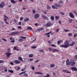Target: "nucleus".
<instances>
[{
	"label": "nucleus",
	"instance_id": "f257e3e1",
	"mask_svg": "<svg viewBox=\"0 0 77 77\" xmlns=\"http://www.w3.org/2000/svg\"><path fill=\"white\" fill-rule=\"evenodd\" d=\"M75 62L74 61V60H71L70 61L66 63V65H71V66H74L75 64Z\"/></svg>",
	"mask_w": 77,
	"mask_h": 77
},
{
	"label": "nucleus",
	"instance_id": "f03ea898",
	"mask_svg": "<svg viewBox=\"0 0 77 77\" xmlns=\"http://www.w3.org/2000/svg\"><path fill=\"white\" fill-rule=\"evenodd\" d=\"M18 34H20V32H19L15 31L11 32V33L9 34V35H18Z\"/></svg>",
	"mask_w": 77,
	"mask_h": 77
},
{
	"label": "nucleus",
	"instance_id": "7ed1b4c3",
	"mask_svg": "<svg viewBox=\"0 0 77 77\" xmlns=\"http://www.w3.org/2000/svg\"><path fill=\"white\" fill-rule=\"evenodd\" d=\"M5 3L4 2H1V4H0V8H3V7L5 6Z\"/></svg>",
	"mask_w": 77,
	"mask_h": 77
},
{
	"label": "nucleus",
	"instance_id": "20e7f679",
	"mask_svg": "<svg viewBox=\"0 0 77 77\" xmlns=\"http://www.w3.org/2000/svg\"><path fill=\"white\" fill-rule=\"evenodd\" d=\"M5 54L7 56V57L9 58V57H10V56H11V55H12V53L7 52Z\"/></svg>",
	"mask_w": 77,
	"mask_h": 77
},
{
	"label": "nucleus",
	"instance_id": "39448f33",
	"mask_svg": "<svg viewBox=\"0 0 77 77\" xmlns=\"http://www.w3.org/2000/svg\"><path fill=\"white\" fill-rule=\"evenodd\" d=\"M34 17L35 19H37V18H38V17H39V14H36L34 15Z\"/></svg>",
	"mask_w": 77,
	"mask_h": 77
},
{
	"label": "nucleus",
	"instance_id": "423d86ee",
	"mask_svg": "<svg viewBox=\"0 0 77 77\" xmlns=\"http://www.w3.org/2000/svg\"><path fill=\"white\" fill-rule=\"evenodd\" d=\"M42 17L43 18H44L45 20H48L49 19L48 17H46L45 15H43L42 16Z\"/></svg>",
	"mask_w": 77,
	"mask_h": 77
},
{
	"label": "nucleus",
	"instance_id": "0eeeda50",
	"mask_svg": "<svg viewBox=\"0 0 77 77\" xmlns=\"http://www.w3.org/2000/svg\"><path fill=\"white\" fill-rule=\"evenodd\" d=\"M71 69L72 71H77V68L75 67H72L71 68Z\"/></svg>",
	"mask_w": 77,
	"mask_h": 77
},
{
	"label": "nucleus",
	"instance_id": "6e6552de",
	"mask_svg": "<svg viewBox=\"0 0 77 77\" xmlns=\"http://www.w3.org/2000/svg\"><path fill=\"white\" fill-rule=\"evenodd\" d=\"M14 61V63H16V64H19L20 63H21V62H20V61L18 60H15Z\"/></svg>",
	"mask_w": 77,
	"mask_h": 77
},
{
	"label": "nucleus",
	"instance_id": "1a4fd4ad",
	"mask_svg": "<svg viewBox=\"0 0 77 77\" xmlns=\"http://www.w3.org/2000/svg\"><path fill=\"white\" fill-rule=\"evenodd\" d=\"M69 16L71 17V18H74V15H73V14L72 13V12H70L69 14Z\"/></svg>",
	"mask_w": 77,
	"mask_h": 77
},
{
	"label": "nucleus",
	"instance_id": "9d476101",
	"mask_svg": "<svg viewBox=\"0 0 77 77\" xmlns=\"http://www.w3.org/2000/svg\"><path fill=\"white\" fill-rule=\"evenodd\" d=\"M64 44L67 45V48H68V47H69V42H68V41H66L64 43Z\"/></svg>",
	"mask_w": 77,
	"mask_h": 77
},
{
	"label": "nucleus",
	"instance_id": "9b49d317",
	"mask_svg": "<svg viewBox=\"0 0 77 77\" xmlns=\"http://www.w3.org/2000/svg\"><path fill=\"white\" fill-rule=\"evenodd\" d=\"M63 72H66V73H69V74L71 73V72L68 71L67 70H62Z\"/></svg>",
	"mask_w": 77,
	"mask_h": 77
},
{
	"label": "nucleus",
	"instance_id": "f8f14e48",
	"mask_svg": "<svg viewBox=\"0 0 77 77\" xmlns=\"http://www.w3.org/2000/svg\"><path fill=\"white\" fill-rule=\"evenodd\" d=\"M75 42H72L71 44H70L69 45V47H72L75 44Z\"/></svg>",
	"mask_w": 77,
	"mask_h": 77
},
{
	"label": "nucleus",
	"instance_id": "ddd939ff",
	"mask_svg": "<svg viewBox=\"0 0 77 77\" xmlns=\"http://www.w3.org/2000/svg\"><path fill=\"white\" fill-rule=\"evenodd\" d=\"M60 47H64L65 48H66L68 47L67 45H60Z\"/></svg>",
	"mask_w": 77,
	"mask_h": 77
},
{
	"label": "nucleus",
	"instance_id": "4468645a",
	"mask_svg": "<svg viewBox=\"0 0 77 77\" xmlns=\"http://www.w3.org/2000/svg\"><path fill=\"white\" fill-rule=\"evenodd\" d=\"M13 4H15L16 3H17V1H14V0H11L10 1Z\"/></svg>",
	"mask_w": 77,
	"mask_h": 77
},
{
	"label": "nucleus",
	"instance_id": "2eb2a0df",
	"mask_svg": "<svg viewBox=\"0 0 77 77\" xmlns=\"http://www.w3.org/2000/svg\"><path fill=\"white\" fill-rule=\"evenodd\" d=\"M35 74H38V75L43 74V73H41V72H35Z\"/></svg>",
	"mask_w": 77,
	"mask_h": 77
},
{
	"label": "nucleus",
	"instance_id": "dca6fc26",
	"mask_svg": "<svg viewBox=\"0 0 77 77\" xmlns=\"http://www.w3.org/2000/svg\"><path fill=\"white\" fill-rule=\"evenodd\" d=\"M52 8L54 9H57L58 8L57 7H55L54 5H52Z\"/></svg>",
	"mask_w": 77,
	"mask_h": 77
},
{
	"label": "nucleus",
	"instance_id": "f3484780",
	"mask_svg": "<svg viewBox=\"0 0 77 77\" xmlns=\"http://www.w3.org/2000/svg\"><path fill=\"white\" fill-rule=\"evenodd\" d=\"M46 26L47 27H50V26H51V23H50V22L47 23L46 24Z\"/></svg>",
	"mask_w": 77,
	"mask_h": 77
},
{
	"label": "nucleus",
	"instance_id": "a211bd4d",
	"mask_svg": "<svg viewBox=\"0 0 77 77\" xmlns=\"http://www.w3.org/2000/svg\"><path fill=\"white\" fill-rule=\"evenodd\" d=\"M18 60H20L22 62H23V58H22V57H19L18 58Z\"/></svg>",
	"mask_w": 77,
	"mask_h": 77
},
{
	"label": "nucleus",
	"instance_id": "6ab92c4d",
	"mask_svg": "<svg viewBox=\"0 0 77 77\" xmlns=\"http://www.w3.org/2000/svg\"><path fill=\"white\" fill-rule=\"evenodd\" d=\"M53 53H54L56 51H59V50L57 49H53L52 50Z\"/></svg>",
	"mask_w": 77,
	"mask_h": 77
},
{
	"label": "nucleus",
	"instance_id": "aec40b11",
	"mask_svg": "<svg viewBox=\"0 0 77 77\" xmlns=\"http://www.w3.org/2000/svg\"><path fill=\"white\" fill-rule=\"evenodd\" d=\"M55 66V65H54V64H51L50 65V67L51 68H54Z\"/></svg>",
	"mask_w": 77,
	"mask_h": 77
},
{
	"label": "nucleus",
	"instance_id": "412c9836",
	"mask_svg": "<svg viewBox=\"0 0 77 77\" xmlns=\"http://www.w3.org/2000/svg\"><path fill=\"white\" fill-rule=\"evenodd\" d=\"M30 20V19L29 18H26V19H24V21L25 22H26V21H29Z\"/></svg>",
	"mask_w": 77,
	"mask_h": 77
},
{
	"label": "nucleus",
	"instance_id": "4be33fe9",
	"mask_svg": "<svg viewBox=\"0 0 77 77\" xmlns=\"http://www.w3.org/2000/svg\"><path fill=\"white\" fill-rule=\"evenodd\" d=\"M8 72H10L11 73H14V71L12 70L8 69Z\"/></svg>",
	"mask_w": 77,
	"mask_h": 77
},
{
	"label": "nucleus",
	"instance_id": "5701e85b",
	"mask_svg": "<svg viewBox=\"0 0 77 77\" xmlns=\"http://www.w3.org/2000/svg\"><path fill=\"white\" fill-rule=\"evenodd\" d=\"M55 6H57V7H61V5H59V4H55Z\"/></svg>",
	"mask_w": 77,
	"mask_h": 77
},
{
	"label": "nucleus",
	"instance_id": "b1692460",
	"mask_svg": "<svg viewBox=\"0 0 77 77\" xmlns=\"http://www.w3.org/2000/svg\"><path fill=\"white\" fill-rule=\"evenodd\" d=\"M4 17L5 19H9V17L6 16L5 14L4 15Z\"/></svg>",
	"mask_w": 77,
	"mask_h": 77
},
{
	"label": "nucleus",
	"instance_id": "393cba45",
	"mask_svg": "<svg viewBox=\"0 0 77 77\" xmlns=\"http://www.w3.org/2000/svg\"><path fill=\"white\" fill-rule=\"evenodd\" d=\"M47 9H51V7L50 6L48 5H47Z\"/></svg>",
	"mask_w": 77,
	"mask_h": 77
},
{
	"label": "nucleus",
	"instance_id": "a878e982",
	"mask_svg": "<svg viewBox=\"0 0 77 77\" xmlns=\"http://www.w3.org/2000/svg\"><path fill=\"white\" fill-rule=\"evenodd\" d=\"M44 30V29L42 28H39L37 29L38 31H41V30Z\"/></svg>",
	"mask_w": 77,
	"mask_h": 77
},
{
	"label": "nucleus",
	"instance_id": "bb28decb",
	"mask_svg": "<svg viewBox=\"0 0 77 77\" xmlns=\"http://www.w3.org/2000/svg\"><path fill=\"white\" fill-rule=\"evenodd\" d=\"M54 17L53 16H51V20H52V21H54Z\"/></svg>",
	"mask_w": 77,
	"mask_h": 77
},
{
	"label": "nucleus",
	"instance_id": "cd10ccee",
	"mask_svg": "<svg viewBox=\"0 0 77 77\" xmlns=\"http://www.w3.org/2000/svg\"><path fill=\"white\" fill-rule=\"evenodd\" d=\"M23 77H28V74H27L26 73L24 74L23 75Z\"/></svg>",
	"mask_w": 77,
	"mask_h": 77
},
{
	"label": "nucleus",
	"instance_id": "c85d7f7f",
	"mask_svg": "<svg viewBox=\"0 0 77 77\" xmlns=\"http://www.w3.org/2000/svg\"><path fill=\"white\" fill-rule=\"evenodd\" d=\"M67 35L68 36H71L72 35V33H69Z\"/></svg>",
	"mask_w": 77,
	"mask_h": 77
},
{
	"label": "nucleus",
	"instance_id": "c756f323",
	"mask_svg": "<svg viewBox=\"0 0 77 77\" xmlns=\"http://www.w3.org/2000/svg\"><path fill=\"white\" fill-rule=\"evenodd\" d=\"M27 29L28 30H32V28L30 27V26H28L27 27Z\"/></svg>",
	"mask_w": 77,
	"mask_h": 77
},
{
	"label": "nucleus",
	"instance_id": "7c9ffc66",
	"mask_svg": "<svg viewBox=\"0 0 77 77\" xmlns=\"http://www.w3.org/2000/svg\"><path fill=\"white\" fill-rule=\"evenodd\" d=\"M62 40L61 41H58L57 42V44H60L61 42H62Z\"/></svg>",
	"mask_w": 77,
	"mask_h": 77
},
{
	"label": "nucleus",
	"instance_id": "2f4dec72",
	"mask_svg": "<svg viewBox=\"0 0 77 77\" xmlns=\"http://www.w3.org/2000/svg\"><path fill=\"white\" fill-rule=\"evenodd\" d=\"M59 13L62 15H64V12H59Z\"/></svg>",
	"mask_w": 77,
	"mask_h": 77
},
{
	"label": "nucleus",
	"instance_id": "473e14b6",
	"mask_svg": "<svg viewBox=\"0 0 77 77\" xmlns=\"http://www.w3.org/2000/svg\"><path fill=\"white\" fill-rule=\"evenodd\" d=\"M51 33V31H50L48 33H46L45 34V35H50V33Z\"/></svg>",
	"mask_w": 77,
	"mask_h": 77
},
{
	"label": "nucleus",
	"instance_id": "72a5a7b5",
	"mask_svg": "<svg viewBox=\"0 0 77 77\" xmlns=\"http://www.w3.org/2000/svg\"><path fill=\"white\" fill-rule=\"evenodd\" d=\"M51 33V31H50L48 33H46L45 34V35H50V33Z\"/></svg>",
	"mask_w": 77,
	"mask_h": 77
},
{
	"label": "nucleus",
	"instance_id": "f704fd0d",
	"mask_svg": "<svg viewBox=\"0 0 77 77\" xmlns=\"http://www.w3.org/2000/svg\"><path fill=\"white\" fill-rule=\"evenodd\" d=\"M55 18L57 20H58L59 19V16H56Z\"/></svg>",
	"mask_w": 77,
	"mask_h": 77
},
{
	"label": "nucleus",
	"instance_id": "c9c22d12",
	"mask_svg": "<svg viewBox=\"0 0 77 77\" xmlns=\"http://www.w3.org/2000/svg\"><path fill=\"white\" fill-rule=\"evenodd\" d=\"M63 3V1H62L61 0H60L59 2V3H61V4Z\"/></svg>",
	"mask_w": 77,
	"mask_h": 77
},
{
	"label": "nucleus",
	"instance_id": "e433bc0d",
	"mask_svg": "<svg viewBox=\"0 0 77 77\" xmlns=\"http://www.w3.org/2000/svg\"><path fill=\"white\" fill-rule=\"evenodd\" d=\"M17 28L18 29H20V30L21 29H22V27H21V26H18L17 27Z\"/></svg>",
	"mask_w": 77,
	"mask_h": 77
},
{
	"label": "nucleus",
	"instance_id": "4c0bfd02",
	"mask_svg": "<svg viewBox=\"0 0 77 77\" xmlns=\"http://www.w3.org/2000/svg\"><path fill=\"white\" fill-rule=\"evenodd\" d=\"M7 52H11V49H10V48H8L7 49Z\"/></svg>",
	"mask_w": 77,
	"mask_h": 77
},
{
	"label": "nucleus",
	"instance_id": "58836bf2",
	"mask_svg": "<svg viewBox=\"0 0 77 77\" xmlns=\"http://www.w3.org/2000/svg\"><path fill=\"white\" fill-rule=\"evenodd\" d=\"M31 67L32 69V70H35V66H31Z\"/></svg>",
	"mask_w": 77,
	"mask_h": 77
},
{
	"label": "nucleus",
	"instance_id": "ea45409f",
	"mask_svg": "<svg viewBox=\"0 0 77 77\" xmlns=\"http://www.w3.org/2000/svg\"><path fill=\"white\" fill-rule=\"evenodd\" d=\"M20 38H22L23 39H26V37H23V36H20Z\"/></svg>",
	"mask_w": 77,
	"mask_h": 77
},
{
	"label": "nucleus",
	"instance_id": "a19ab883",
	"mask_svg": "<svg viewBox=\"0 0 77 77\" xmlns=\"http://www.w3.org/2000/svg\"><path fill=\"white\" fill-rule=\"evenodd\" d=\"M23 40L21 38H20L19 40L18 41L19 42H23Z\"/></svg>",
	"mask_w": 77,
	"mask_h": 77
},
{
	"label": "nucleus",
	"instance_id": "79ce46f5",
	"mask_svg": "<svg viewBox=\"0 0 77 77\" xmlns=\"http://www.w3.org/2000/svg\"><path fill=\"white\" fill-rule=\"evenodd\" d=\"M29 57H32L33 56V54H29Z\"/></svg>",
	"mask_w": 77,
	"mask_h": 77
},
{
	"label": "nucleus",
	"instance_id": "37998d69",
	"mask_svg": "<svg viewBox=\"0 0 77 77\" xmlns=\"http://www.w3.org/2000/svg\"><path fill=\"white\" fill-rule=\"evenodd\" d=\"M72 21H73V20L72 19H70L69 20V23H72Z\"/></svg>",
	"mask_w": 77,
	"mask_h": 77
},
{
	"label": "nucleus",
	"instance_id": "c03bdc74",
	"mask_svg": "<svg viewBox=\"0 0 77 77\" xmlns=\"http://www.w3.org/2000/svg\"><path fill=\"white\" fill-rule=\"evenodd\" d=\"M32 13L33 14H35V13H36V11L35 10H32Z\"/></svg>",
	"mask_w": 77,
	"mask_h": 77
},
{
	"label": "nucleus",
	"instance_id": "a18cd8bd",
	"mask_svg": "<svg viewBox=\"0 0 77 77\" xmlns=\"http://www.w3.org/2000/svg\"><path fill=\"white\" fill-rule=\"evenodd\" d=\"M50 75H49V74H47L46 75V76H45V77H50Z\"/></svg>",
	"mask_w": 77,
	"mask_h": 77
},
{
	"label": "nucleus",
	"instance_id": "49530a36",
	"mask_svg": "<svg viewBox=\"0 0 77 77\" xmlns=\"http://www.w3.org/2000/svg\"><path fill=\"white\" fill-rule=\"evenodd\" d=\"M77 36V33H75L74 34V38H76Z\"/></svg>",
	"mask_w": 77,
	"mask_h": 77
},
{
	"label": "nucleus",
	"instance_id": "de8ad7c7",
	"mask_svg": "<svg viewBox=\"0 0 77 77\" xmlns=\"http://www.w3.org/2000/svg\"><path fill=\"white\" fill-rule=\"evenodd\" d=\"M42 11L43 12V13H44L45 14H47V11Z\"/></svg>",
	"mask_w": 77,
	"mask_h": 77
},
{
	"label": "nucleus",
	"instance_id": "09e8293b",
	"mask_svg": "<svg viewBox=\"0 0 77 77\" xmlns=\"http://www.w3.org/2000/svg\"><path fill=\"white\" fill-rule=\"evenodd\" d=\"M48 50H49L50 51H52V50H53V49L52 48H48Z\"/></svg>",
	"mask_w": 77,
	"mask_h": 77
},
{
	"label": "nucleus",
	"instance_id": "8fccbe9b",
	"mask_svg": "<svg viewBox=\"0 0 77 77\" xmlns=\"http://www.w3.org/2000/svg\"><path fill=\"white\" fill-rule=\"evenodd\" d=\"M51 46H52V47H56V46L55 45H54V44L51 45Z\"/></svg>",
	"mask_w": 77,
	"mask_h": 77
},
{
	"label": "nucleus",
	"instance_id": "3c124183",
	"mask_svg": "<svg viewBox=\"0 0 77 77\" xmlns=\"http://www.w3.org/2000/svg\"><path fill=\"white\" fill-rule=\"evenodd\" d=\"M2 40H4V41H5V42L7 41V40H6V39H5V38H2Z\"/></svg>",
	"mask_w": 77,
	"mask_h": 77
},
{
	"label": "nucleus",
	"instance_id": "603ef678",
	"mask_svg": "<svg viewBox=\"0 0 77 77\" xmlns=\"http://www.w3.org/2000/svg\"><path fill=\"white\" fill-rule=\"evenodd\" d=\"M56 32H57V33H58V32H59V29H56Z\"/></svg>",
	"mask_w": 77,
	"mask_h": 77
},
{
	"label": "nucleus",
	"instance_id": "864d4df0",
	"mask_svg": "<svg viewBox=\"0 0 77 77\" xmlns=\"http://www.w3.org/2000/svg\"><path fill=\"white\" fill-rule=\"evenodd\" d=\"M3 24H4V23L2 21H1L0 23V24H2V25H3Z\"/></svg>",
	"mask_w": 77,
	"mask_h": 77
},
{
	"label": "nucleus",
	"instance_id": "5fc2aeb1",
	"mask_svg": "<svg viewBox=\"0 0 77 77\" xmlns=\"http://www.w3.org/2000/svg\"><path fill=\"white\" fill-rule=\"evenodd\" d=\"M17 47H14L13 50H16L17 49Z\"/></svg>",
	"mask_w": 77,
	"mask_h": 77
},
{
	"label": "nucleus",
	"instance_id": "6e6d98bb",
	"mask_svg": "<svg viewBox=\"0 0 77 77\" xmlns=\"http://www.w3.org/2000/svg\"><path fill=\"white\" fill-rule=\"evenodd\" d=\"M73 12H74V14H75V15H77V12H75V11H74Z\"/></svg>",
	"mask_w": 77,
	"mask_h": 77
},
{
	"label": "nucleus",
	"instance_id": "4d7b16f0",
	"mask_svg": "<svg viewBox=\"0 0 77 77\" xmlns=\"http://www.w3.org/2000/svg\"><path fill=\"white\" fill-rule=\"evenodd\" d=\"M4 62V61L3 60H0V63H3Z\"/></svg>",
	"mask_w": 77,
	"mask_h": 77
},
{
	"label": "nucleus",
	"instance_id": "13d9d810",
	"mask_svg": "<svg viewBox=\"0 0 77 77\" xmlns=\"http://www.w3.org/2000/svg\"><path fill=\"white\" fill-rule=\"evenodd\" d=\"M23 17H20V21H21L22 20H23Z\"/></svg>",
	"mask_w": 77,
	"mask_h": 77
},
{
	"label": "nucleus",
	"instance_id": "bf43d9fd",
	"mask_svg": "<svg viewBox=\"0 0 77 77\" xmlns=\"http://www.w3.org/2000/svg\"><path fill=\"white\" fill-rule=\"evenodd\" d=\"M14 23H16L17 22V20H14Z\"/></svg>",
	"mask_w": 77,
	"mask_h": 77
},
{
	"label": "nucleus",
	"instance_id": "052dcab7",
	"mask_svg": "<svg viewBox=\"0 0 77 77\" xmlns=\"http://www.w3.org/2000/svg\"><path fill=\"white\" fill-rule=\"evenodd\" d=\"M11 42H13V43H14L15 42V40H11Z\"/></svg>",
	"mask_w": 77,
	"mask_h": 77
},
{
	"label": "nucleus",
	"instance_id": "680f3d73",
	"mask_svg": "<svg viewBox=\"0 0 77 77\" xmlns=\"http://www.w3.org/2000/svg\"><path fill=\"white\" fill-rule=\"evenodd\" d=\"M36 46H32V48H36Z\"/></svg>",
	"mask_w": 77,
	"mask_h": 77
},
{
	"label": "nucleus",
	"instance_id": "e2e57ef3",
	"mask_svg": "<svg viewBox=\"0 0 77 77\" xmlns=\"http://www.w3.org/2000/svg\"><path fill=\"white\" fill-rule=\"evenodd\" d=\"M65 32H69V30L68 29H66L64 30Z\"/></svg>",
	"mask_w": 77,
	"mask_h": 77
},
{
	"label": "nucleus",
	"instance_id": "0e129e2a",
	"mask_svg": "<svg viewBox=\"0 0 77 77\" xmlns=\"http://www.w3.org/2000/svg\"><path fill=\"white\" fill-rule=\"evenodd\" d=\"M10 64L12 65H14V63L12 62H10Z\"/></svg>",
	"mask_w": 77,
	"mask_h": 77
},
{
	"label": "nucleus",
	"instance_id": "69168bd1",
	"mask_svg": "<svg viewBox=\"0 0 77 77\" xmlns=\"http://www.w3.org/2000/svg\"><path fill=\"white\" fill-rule=\"evenodd\" d=\"M5 23L6 24H9V22H5Z\"/></svg>",
	"mask_w": 77,
	"mask_h": 77
},
{
	"label": "nucleus",
	"instance_id": "338daca9",
	"mask_svg": "<svg viewBox=\"0 0 77 77\" xmlns=\"http://www.w3.org/2000/svg\"><path fill=\"white\" fill-rule=\"evenodd\" d=\"M5 72H7L8 71V69H6L4 70Z\"/></svg>",
	"mask_w": 77,
	"mask_h": 77
},
{
	"label": "nucleus",
	"instance_id": "774afa93",
	"mask_svg": "<svg viewBox=\"0 0 77 77\" xmlns=\"http://www.w3.org/2000/svg\"><path fill=\"white\" fill-rule=\"evenodd\" d=\"M21 73L22 74H24V73H26V71L23 72Z\"/></svg>",
	"mask_w": 77,
	"mask_h": 77
}]
</instances>
